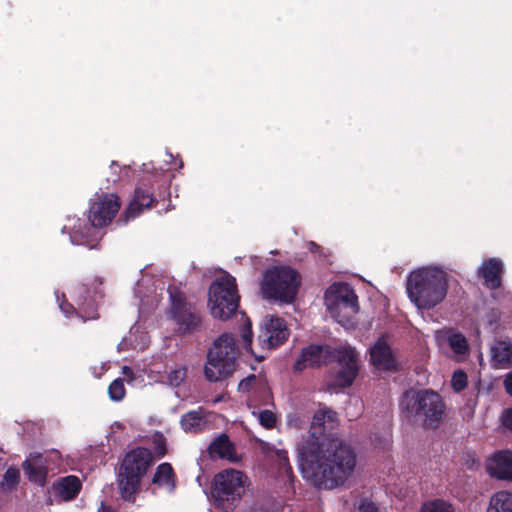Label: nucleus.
Instances as JSON below:
<instances>
[{"label":"nucleus","mask_w":512,"mask_h":512,"mask_svg":"<svg viewBox=\"0 0 512 512\" xmlns=\"http://www.w3.org/2000/svg\"><path fill=\"white\" fill-rule=\"evenodd\" d=\"M337 425L336 412L321 406L313 414L308 435L297 443L302 476L319 489L345 485L356 469L354 449L332 433Z\"/></svg>","instance_id":"nucleus-1"},{"label":"nucleus","mask_w":512,"mask_h":512,"mask_svg":"<svg viewBox=\"0 0 512 512\" xmlns=\"http://www.w3.org/2000/svg\"><path fill=\"white\" fill-rule=\"evenodd\" d=\"M406 292L409 300L419 312L423 313L434 309L447 296V274L435 266L418 268L409 274Z\"/></svg>","instance_id":"nucleus-2"},{"label":"nucleus","mask_w":512,"mask_h":512,"mask_svg":"<svg viewBox=\"0 0 512 512\" xmlns=\"http://www.w3.org/2000/svg\"><path fill=\"white\" fill-rule=\"evenodd\" d=\"M119 208L120 202L117 195H98L91 203L89 210V221L91 226L85 225L83 228H81L80 225H74L73 227L64 226L62 232L64 233L67 229L71 230L69 233L73 244L87 245L90 248H93V242L99 238V232L96 228L103 227L110 223L117 214Z\"/></svg>","instance_id":"nucleus-3"},{"label":"nucleus","mask_w":512,"mask_h":512,"mask_svg":"<svg viewBox=\"0 0 512 512\" xmlns=\"http://www.w3.org/2000/svg\"><path fill=\"white\" fill-rule=\"evenodd\" d=\"M301 285L299 273L289 266L267 269L260 281V293L267 300L292 303Z\"/></svg>","instance_id":"nucleus-4"},{"label":"nucleus","mask_w":512,"mask_h":512,"mask_svg":"<svg viewBox=\"0 0 512 512\" xmlns=\"http://www.w3.org/2000/svg\"><path fill=\"white\" fill-rule=\"evenodd\" d=\"M325 305L330 316L346 329L354 328L359 312L358 298L347 283H334L325 292Z\"/></svg>","instance_id":"nucleus-5"},{"label":"nucleus","mask_w":512,"mask_h":512,"mask_svg":"<svg viewBox=\"0 0 512 512\" xmlns=\"http://www.w3.org/2000/svg\"><path fill=\"white\" fill-rule=\"evenodd\" d=\"M208 306L214 318H230L238 308L239 295L236 280L229 274L217 278L209 288Z\"/></svg>","instance_id":"nucleus-6"},{"label":"nucleus","mask_w":512,"mask_h":512,"mask_svg":"<svg viewBox=\"0 0 512 512\" xmlns=\"http://www.w3.org/2000/svg\"><path fill=\"white\" fill-rule=\"evenodd\" d=\"M402 407L425 427L437 426L444 413V404L440 396L429 390L406 394Z\"/></svg>","instance_id":"nucleus-7"},{"label":"nucleus","mask_w":512,"mask_h":512,"mask_svg":"<svg viewBox=\"0 0 512 512\" xmlns=\"http://www.w3.org/2000/svg\"><path fill=\"white\" fill-rule=\"evenodd\" d=\"M247 477L235 469H226L214 478V493L217 504L226 512L233 509L245 492Z\"/></svg>","instance_id":"nucleus-8"},{"label":"nucleus","mask_w":512,"mask_h":512,"mask_svg":"<svg viewBox=\"0 0 512 512\" xmlns=\"http://www.w3.org/2000/svg\"><path fill=\"white\" fill-rule=\"evenodd\" d=\"M338 369L333 375L332 384L336 387L345 388L352 385L359 371V353L349 345L340 346L334 349V358Z\"/></svg>","instance_id":"nucleus-9"},{"label":"nucleus","mask_w":512,"mask_h":512,"mask_svg":"<svg viewBox=\"0 0 512 512\" xmlns=\"http://www.w3.org/2000/svg\"><path fill=\"white\" fill-rule=\"evenodd\" d=\"M169 294L173 318L179 325V330L185 332L196 328L200 318L195 309L186 302L183 293L176 289H169Z\"/></svg>","instance_id":"nucleus-10"},{"label":"nucleus","mask_w":512,"mask_h":512,"mask_svg":"<svg viewBox=\"0 0 512 512\" xmlns=\"http://www.w3.org/2000/svg\"><path fill=\"white\" fill-rule=\"evenodd\" d=\"M288 335L286 323L282 318L267 316L263 320L258 341L263 348L271 349L285 342Z\"/></svg>","instance_id":"nucleus-11"},{"label":"nucleus","mask_w":512,"mask_h":512,"mask_svg":"<svg viewBox=\"0 0 512 512\" xmlns=\"http://www.w3.org/2000/svg\"><path fill=\"white\" fill-rule=\"evenodd\" d=\"M370 361L379 371H391L397 368L398 362L390 347L388 336L382 335L370 347Z\"/></svg>","instance_id":"nucleus-12"},{"label":"nucleus","mask_w":512,"mask_h":512,"mask_svg":"<svg viewBox=\"0 0 512 512\" xmlns=\"http://www.w3.org/2000/svg\"><path fill=\"white\" fill-rule=\"evenodd\" d=\"M435 340L441 349L449 348L456 359H462L469 353L466 337L452 328H443L435 332Z\"/></svg>","instance_id":"nucleus-13"},{"label":"nucleus","mask_w":512,"mask_h":512,"mask_svg":"<svg viewBox=\"0 0 512 512\" xmlns=\"http://www.w3.org/2000/svg\"><path fill=\"white\" fill-rule=\"evenodd\" d=\"M236 365V362L224 360L221 351L209 350L204 373L209 381L217 382L231 376L236 370Z\"/></svg>","instance_id":"nucleus-14"},{"label":"nucleus","mask_w":512,"mask_h":512,"mask_svg":"<svg viewBox=\"0 0 512 512\" xmlns=\"http://www.w3.org/2000/svg\"><path fill=\"white\" fill-rule=\"evenodd\" d=\"M485 469L493 478L512 482V451L501 450L493 453L486 459Z\"/></svg>","instance_id":"nucleus-15"},{"label":"nucleus","mask_w":512,"mask_h":512,"mask_svg":"<svg viewBox=\"0 0 512 512\" xmlns=\"http://www.w3.org/2000/svg\"><path fill=\"white\" fill-rule=\"evenodd\" d=\"M334 349L325 345H310L303 349L300 358L295 363V369L302 370L306 367H316L332 361Z\"/></svg>","instance_id":"nucleus-16"},{"label":"nucleus","mask_w":512,"mask_h":512,"mask_svg":"<svg viewBox=\"0 0 512 512\" xmlns=\"http://www.w3.org/2000/svg\"><path fill=\"white\" fill-rule=\"evenodd\" d=\"M151 462V452L145 448H137L126 454L120 469L127 473L143 477L151 465Z\"/></svg>","instance_id":"nucleus-17"},{"label":"nucleus","mask_w":512,"mask_h":512,"mask_svg":"<svg viewBox=\"0 0 512 512\" xmlns=\"http://www.w3.org/2000/svg\"><path fill=\"white\" fill-rule=\"evenodd\" d=\"M208 452L211 458L224 459L229 462H237L240 460L234 445L225 434L219 435L211 442Z\"/></svg>","instance_id":"nucleus-18"},{"label":"nucleus","mask_w":512,"mask_h":512,"mask_svg":"<svg viewBox=\"0 0 512 512\" xmlns=\"http://www.w3.org/2000/svg\"><path fill=\"white\" fill-rule=\"evenodd\" d=\"M502 262L489 259L479 267L478 274L484 279V284L490 289H496L501 284Z\"/></svg>","instance_id":"nucleus-19"},{"label":"nucleus","mask_w":512,"mask_h":512,"mask_svg":"<svg viewBox=\"0 0 512 512\" xmlns=\"http://www.w3.org/2000/svg\"><path fill=\"white\" fill-rule=\"evenodd\" d=\"M153 201L154 199L149 189L137 188L135 190V195L125 212V220L128 221L129 219H134L145 209H149Z\"/></svg>","instance_id":"nucleus-20"},{"label":"nucleus","mask_w":512,"mask_h":512,"mask_svg":"<svg viewBox=\"0 0 512 512\" xmlns=\"http://www.w3.org/2000/svg\"><path fill=\"white\" fill-rule=\"evenodd\" d=\"M211 414L199 409L184 414L181 418V426L185 432L197 433L204 430L210 423Z\"/></svg>","instance_id":"nucleus-21"},{"label":"nucleus","mask_w":512,"mask_h":512,"mask_svg":"<svg viewBox=\"0 0 512 512\" xmlns=\"http://www.w3.org/2000/svg\"><path fill=\"white\" fill-rule=\"evenodd\" d=\"M491 361L496 368L512 365V342L501 340L491 346Z\"/></svg>","instance_id":"nucleus-22"},{"label":"nucleus","mask_w":512,"mask_h":512,"mask_svg":"<svg viewBox=\"0 0 512 512\" xmlns=\"http://www.w3.org/2000/svg\"><path fill=\"white\" fill-rule=\"evenodd\" d=\"M141 478L142 477L127 473L126 471L120 469L118 474V487L124 500L134 501Z\"/></svg>","instance_id":"nucleus-23"},{"label":"nucleus","mask_w":512,"mask_h":512,"mask_svg":"<svg viewBox=\"0 0 512 512\" xmlns=\"http://www.w3.org/2000/svg\"><path fill=\"white\" fill-rule=\"evenodd\" d=\"M80 488L81 482L76 476L64 477L54 485L56 494L65 501L75 498Z\"/></svg>","instance_id":"nucleus-24"},{"label":"nucleus","mask_w":512,"mask_h":512,"mask_svg":"<svg viewBox=\"0 0 512 512\" xmlns=\"http://www.w3.org/2000/svg\"><path fill=\"white\" fill-rule=\"evenodd\" d=\"M216 349L221 351L222 358L224 360L236 362L238 350L236 346V341L232 335L223 334L218 339H216L210 350Z\"/></svg>","instance_id":"nucleus-25"},{"label":"nucleus","mask_w":512,"mask_h":512,"mask_svg":"<svg viewBox=\"0 0 512 512\" xmlns=\"http://www.w3.org/2000/svg\"><path fill=\"white\" fill-rule=\"evenodd\" d=\"M487 512H512V492H496L489 501Z\"/></svg>","instance_id":"nucleus-26"},{"label":"nucleus","mask_w":512,"mask_h":512,"mask_svg":"<svg viewBox=\"0 0 512 512\" xmlns=\"http://www.w3.org/2000/svg\"><path fill=\"white\" fill-rule=\"evenodd\" d=\"M153 482L168 491H172L175 487V483L171 465L168 463L159 465L154 475Z\"/></svg>","instance_id":"nucleus-27"},{"label":"nucleus","mask_w":512,"mask_h":512,"mask_svg":"<svg viewBox=\"0 0 512 512\" xmlns=\"http://www.w3.org/2000/svg\"><path fill=\"white\" fill-rule=\"evenodd\" d=\"M23 469H24L25 474L31 481L43 484L45 474H46V469L41 464L40 456H38L32 460L25 461L23 463Z\"/></svg>","instance_id":"nucleus-28"},{"label":"nucleus","mask_w":512,"mask_h":512,"mask_svg":"<svg viewBox=\"0 0 512 512\" xmlns=\"http://www.w3.org/2000/svg\"><path fill=\"white\" fill-rule=\"evenodd\" d=\"M418 512H457V510L451 502L437 498L422 503Z\"/></svg>","instance_id":"nucleus-29"},{"label":"nucleus","mask_w":512,"mask_h":512,"mask_svg":"<svg viewBox=\"0 0 512 512\" xmlns=\"http://www.w3.org/2000/svg\"><path fill=\"white\" fill-rule=\"evenodd\" d=\"M187 377V367L185 365H176L167 373V381L173 387L180 386Z\"/></svg>","instance_id":"nucleus-30"},{"label":"nucleus","mask_w":512,"mask_h":512,"mask_svg":"<svg viewBox=\"0 0 512 512\" xmlns=\"http://www.w3.org/2000/svg\"><path fill=\"white\" fill-rule=\"evenodd\" d=\"M19 479V470L16 468H8L1 481V487L4 490H12L18 484Z\"/></svg>","instance_id":"nucleus-31"},{"label":"nucleus","mask_w":512,"mask_h":512,"mask_svg":"<svg viewBox=\"0 0 512 512\" xmlns=\"http://www.w3.org/2000/svg\"><path fill=\"white\" fill-rule=\"evenodd\" d=\"M253 415L258 419L259 423L267 429L273 428L277 421L276 415L270 410L253 411Z\"/></svg>","instance_id":"nucleus-32"},{"label":"nucleus","mask_w":512,"mask_h":512,"mask_svg":"<svg viewBox=\"0 0 512 512\" xmlns=\"http://www.w3.org/2000/svg\"><path fill=\"white\" fill-rule=\"evenodd\" d=\"M109 397L112 401H121L125 396L123 380L115 379L108 387Z\"/></svg>","instance_id":"nucleus-33"},{"label":"nucleus","mask_w":512,"mask_h":512,"mask_svg":"<svg viewBox=\"0 0 512 512\" xmlns=\"http://www.w3.org/2000/svg\"><path fill=\"white\" fill-rule=\"evenodd\" d=\"M467 383V374L463 370L459 369L454 371L451 378V387L455 392L464 390L467 386Z\"/></svg>","instance_id":"nucleus-34"},{"label":"nucleus","mask_w":512,"mask_h":512,"mask_svg":"<svg viewBox=\"0 0 512 512\" xmlns=\"http://www.w3.org/2000/svg\"><path fill=\"white\" fill-rule=\"evenodd\" d=\"M306 423V416L303 412L297 411L288 415L287 425L291 429H301Z\"/></svg>","instance_id":"nucleus-35"},{"label":"nucleus","mask_w":512,"mask_h":512,"mask_svg":"<svg viewBox=\"0 0 512 512\" xmlns=\"http://www.w3.org/2000/svg\"><path fill=\"white\" fill-rule=\"evenodd\" d=\"M241 336H242V340H243L244 349H246L248 352L253 354V351L251 349L252 331H251L250 323H247L244 326Z\"/></svg>","instance_id":"nucleus-36"},{"label":"nucleus","mask_w":512,"mask_h":512,"mask_svg":"<svg viewBox=\"0 0 512 512\" xmlns=\"http://www.w3.org/2000/svg\"><path fill=\"white\" fill-rule=\"evenodd\" d=\"M357 509L359 512H378L377 505L367 498H363L359 501Z\"/></svg>","instance_id":"nucleus-37"},{"label":"nucleus","mask_w":512,"mask_h":512,"mask_svg":"<svg viewBox=\"0 0 512 512\" xmlns=\"http://www.w3.org/2000/svg\"><path fill=\"white\" fill-rule=\"evenodd\" d=\"M256 380L255 375H251L243 379L239 385L238 388L240 391H248L252 385V383Z\"/></svg>","instance_id":"nucleus-38"},{"label":"nucleus","mask_w":512,"mask_h":512,"mask_svg":"<svg viewBox=\"0 0 512 512\" xmlns=\"http://www.w3.org/2000/svg\"><path fill=\"white\" fill-rule=\"evenodd\" d=\"M502 421L504 426L512 430V409H509L504 413Z\"/></svg>","instance_id":"nucleus-39"},{"label":"nucleus","mask_w":512,"mask_h":512,"mask_svg":"<svg viewBox=\"0 0 512 512\" xmlns=\"http://www.w3.org/2000/svg\"><path fill=\"white\" fill-rule=\"evenodd\" d=\"M504 386L507 393L512 396V372L506 375L504 379Z\"/></svg>","instance_id":"nucleus-40"},{"label":"nucleus","mask_w":512,"mask_h":512,"mask_svg":"<svg viewBox=\"0 0 512 512\" xmlns=\"http://www.w3.org/2000/svg\"><path fill=\"white\" fill-rule=\"evenodd\" d=\"M59 307L66 316H69L74 312V307L68 303H60Z\"/></svg>","instance_id":"nucleus-41"},{"label":"nucleus","mask_w":512,"mask_h":512,"mask_svg":"<svg viewBox=\"0 0 512 512\" xmlns=\"http://www.w3.org/2000/svg\"><path fill=\"white\" fill-rule=\"evenodd\" d=\"M147 342H148V341H147V337H146V335H142V336H141V342H139V343H132V346H133L134 348H143V347H145V346H146Z\"/></svg>","instance_id":"nucleus-42"},{"label":"nucleus","mask_w":512,"mask_h":512,"mask_svg":"<svg viewBox=\"0 0 512 512\" xmlns=\"http://www.w3.org/2000/svg\"><path fill=\"white\" fill-rule=\"evenodd\" d=\"M83 312H84V307L81 306L79 315L83 319V321H86L87 319H95L97 317L96 314H94V313L89 314V315H84V314H82Z\"/></svg>","instance_id":"nucleus-43"},{"label":"nucleus","mask_w":512,"mask_h":512,"mask_svg":"<svg viewBox=\"0 0 512 512\" xmlns=\"http://www.w3.org/2000/svg\"><path fill=\"white\" fill-rule=\"evenodd\" d=\"M122 373H123V375H125L126 377L133 379V371H132V369H131L130 367H128V366H123V367H122Z\"/></svg>","instance_id":"nucleus-44"},{"label":"nucleus","mask_w":512,"mask_h":512,"mask_svg":"<svg viewBox=\"0 0 512 512\" xmlns=\"http://www.w3.org/2000/svg\"><path fill=\"white\" fill-rule=\"evenodd\" d=\"M98 512H114V510L109 507L105 506L103 503L101 504L100 508L98 509Z\"/></svg>","instance_id":"nucleus-45"},{"label":"nucleus","mask_w":512,"mask_h":512,"mask_svg":"<svg viewBox=\"0 0 512 512\" xmlns=\"http://www.w3.org/2000/svg\"><path fill=\"white\" fill-rule=\"evenodd\" d=\"M389 441H390V435H389V433L386 431V432H385V434H384V436H383V444H384V445H386V444H388V443H389Z\"/></svg>","instance_id":"nucleus-46"},{"label":"nucleus","mask_w":512,"mask_h":512,"mask_svg":"<svg viewBox=\"0 0 512 512\" xmlns=\"http://www.w3.org/2000/svg\"><path fill=\"white\" fill-rule=\"evenodd\" d=\"M314 248H318V246L315 243H310V249L313 250Z\"/></svg>","instance_id":"nucleus-47"},{"label":"nucleus","mask_w":512,"mask_h":512,"mask_svg":"<svg viewBox=\"0 0 512 512\" xmlns=\"http://www.w3.org/2000/svg\"><path fill=\"white\" fill-rule=\"evenodd\" d=\"M126 342H127V340H126V339H124V340L120 343V345H119V349H120L122 346H125V345H126Z\"/></svg>","instance_id":"nucleus-48"},{"label":"nucleus","mask_w":512,"mask_h":512,"mask_svg":"<svg viewBox=\"0 0 512 512\" xmlns=\"http://www.w3.org/2000/svg\"><path fill=\"white\" fill-rule=\"evenodd\" d=\"M139 293H140V291H139L138 289H137V290H135V295H136L137 297H141Z\"/></svg>","instance_id":"nucleus-49"},{"label":"nucleus","mask_w":512,"mask_h":512,"mask_svg":"<svg viewBox=\"0 0 512 512\" xmlns=\"http://www.w3.org/2000/svg\"><path fill=\"white\" fill-rule=\"evenodd\" d=\"M159 453H160V455H163V454H164V449H163V448H161V449L159 450Z\"/></svg>","instance_id":"nucleus-50"},{"label":"nucleus","mask_w":512,"mask_h":512,"mask_svg":"<svg viewBox=\"0 0 512 512\" xmlns=\"http://www.w3.org/2000/svg\"><path fill=\"white\" fill-rule=\"evenodd\" d=\"M142 282H143V281H141V282L137 283L138 288H140V287H141Z\"/></svg>","instance_id":"nucleus-51"}]
</instances>
